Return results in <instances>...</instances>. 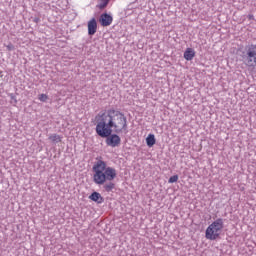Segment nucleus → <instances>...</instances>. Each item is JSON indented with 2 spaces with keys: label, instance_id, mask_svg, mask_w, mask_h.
<instances>
[{
  "label": "nucleus",
  "instance_id": "obj_9",
  "mask_svg": "<svg viewBox=\"0 0 256 256\" xmlns=\"http://www.w3.org/2000/svg\"><path fill=\"white\" fill-rule=\"evenodd\" d=\"M155 143H156L155 134H149L146 138V145H148L149 147H153Z\"/></svg>",
  "mask_w": 256,
  "mask_h": 256
},
{
  "label": "nucleus",
  "instance_id": "obj_16",
  "mask_svg": "<svg viewBox=\"0 0 256 256\" xmlns=\"http://www.w3.org/2000/svg\"><path fill=\"white\" fill-rule=\"evenodd\" d=\"M253 18H254L253 15L248 16V19H253Z\"/></svg>",
  "mask_w": 256,
  "mask_h": 256
},
{
  "label": "nucleus",
  "instance_id": "obj_17",
  "mask_svg": "<svg viewBox=\"0 0 256 256\" xmlns=\"http://www.w3.org/2000/svg\"><path fill=\"white\" fill-rule=\"evenodd\" d=\"M38 19L35 20V22L37 23Z\"/></svg>",
  "mask_w": 256,
  "mask_h": 256
},
{
  "label": "nucleus",
  "instance_id": "obj_15",
  "mask_svg": "<svg viewBox=\"0 0 256 256\" xmlns=\"http://www.w3.org/2000/svg\"><path fill=\"white\" fill-rule=\"evenodd\" d=\"M6 48L8 49V51H13L15 49V46H13V44H8Z\"/></svg>",
  "mask_w": 256,
  "mask_h": 256
},
{
  "label": "nucleus",
  "instance_id": "obj_11",
  "mask_svg": "<svg viewBox=\"0 0 256 256\" xmlns=\"http://www.w3.org/2000/svg\"><path fill=\"white\" fill-rule=\"evenodd\" d=\"M104 189L107 193H111V191L115 189V184L113 182L106 183Z\"/></svg>",
  "mask_w": 256,
  "mask_h": 256
},
{
  "label": "nucleus",
  "instance_id": "obj_5",
  "mask_svg": "<svg viewBox=\"0 0 256 256\" xmlns=\"http://www.w3.org/2000/svg\"><path fill=\"white\" fill-rule=\"evenodd\" d=\"M99 23L102 27H109L113 23V16L103 13L100 15Z\"/></svg>",
  "mask_w": 256,
  "mask_h": 256
},
{
  "label": "nucleus",
  "instance_id": "obj_10",
  "mask_svg": "<svg viewBox=\"0 0 256 256\" xmlns=\"http://www.w3.org/2000/svg\"><path fill=\"white\" fill-rule=\"evenodd\" d=\"M49 140L52 143H61L62 137L58 134H52V135L49 136Z\"/></svg>",
  "mask_w": 256,
  "mask_h": 256
},
{
  "label": "nucleus",
  "instance_id": "obj_1",
  "mask_svg": "<svg viewBox=\"0 0 256 256\" xmlns=\"http://www.w3.org/2000/svg\"><path fill=\"white\" fill-rule=\"evenodd\" d=\"M95 122L97 135L106 139L108 147L121 145V137L117 134L127 133V117L123 112L115 109L101 111L95 116ZM113 131L117 134H112Z\"/></svg>",
  "mask_w": 256,
  "mask_h": 256
},
{
  "label": "nucleus",
  "instance_id": "obj_4",
  "mask_svg": "<svg viewBox=\"0 0 256 256\" xmlns=\"http://www.w3.org/2000/svg\"><path fill=\"white\" fill-rule=\"evenodd\" d=\"M245 63L248 67L256 68V44L249 45L244 55Z\"/></svg>",
  "mask_w": 256,
  "mask_h": 256
},
{
  "label": "nucleus",
  "instance_id": "obj_7",
  "mask_svg": "<svg viewBox=\"0 0 256 256\" xmlns=\"http://www.w3.org/2000/svg\"><path fill=\"white\" fill-rule=\"evenodd\" d=\"M89 199L91 201H94L95 203L101 204L103 203V201H105V199L103 198V196H101V194L99 192H93L90 196Z\"/></svg>",
  "mask_w": 256,
  "mask_h": 256
},
{
  "label": "nucleus",
  "instance_id": "obj_8",
  "mask_svg": "<svg viewBox=\"0 0 256 256\" xmlns=\"http://www.w3.org/2000/svg\"><path fill=\"white\" fill-rule=\"evenodd\" d=\"M195 58V50L193 48H187L184 52V59L186 61H193Z\"/></svg>",
  "mask_w": 256,
  "mask_h": 256
},
{
  "label": "nucleus",
  "instance_id": "obj_2",
  "mask_svg": "<svg viewBox=\"0 0 256 256\" xmlns=\"http://www.w3.org/2000/svg\"><path fill=\"white\" fill-rule=\"evenodd\" d=\"M93 181L96 185H105L107 181H113L117 177V170L107 166V162L98 160L93 165Z\"/></svg>",
  "mask_w": 256,
  "mask_h": 256
},
{
  "label": "nucleus",
  "instance_id": "obj_12",
  "mask_svg": "<svg viewBox=\"0 0 256 256\" xmlns=\"http://www.w3.org/2000/svg\"><path fill=\"white\" fill-rule=\"evenodd\" d=\"M109 1H111V0H100L98 9H105V7H107L109 5Z\"/></svg>",
  "mask_w": 256,
  "mask_h": 256
},
{
  "label": "nucleus",
  "instance_id": "obj_3",
  "mask_svg": "<svg viewBox=\"0 0 256 256\" xmlns=\"http://www.w3.org/2000/svg\"><path fill=\"white\" fill-rule=\"evenodd\" d=\"M223 227V219L221 218H218L217 220L212 222L206 229V239H208L209 241H216V239H219V237H221Z\"/></svg>",
  "mask_w": 256,
  "mask_h": 256
},
{
  "label": "nucleus",
  "instance_id": "obj_6",
  "mask_svg": "<svg viewBox=\"0 0 256 256\" xmlns=\"http://www.w3.org/2000/svg\"><path fill=\"white\" fill-rule=\"evenodd\" d=\"M97 33V20L92 18L88 21V35H95Z\"/></svg>",
  "mask_w": 256,
  "mask_h": 256
},
{
  "label": "nucleus",
  "instance_id": "obj_18",
  "mask_svg": "<svg viewBox=\"0 0 256 256\" xmlns=\"http://www.w3.org/2000/svg\"><path fill=\"white\" fill-rule=\"evenodd\" d=\"M38 19L35 20V22L37 23Z\"/></svg>",
  "mask_w": 256,
  "mask_h": 256
},
{
  "label": "nucleus",
  "instance_id": "obj_14",
  "mask_svg": "<svg viewBox=\"0 0 256 256\" xmlns=\"http://www.w3.org/2000/svg\"><path fill=\"white\" fill-rule=\"evenodd\" d=\"M177 181H179V176L174 175L169 178L168 183H177Z\"/></svg>",
  "mask_w": 256,
  "mask_h": 256
},
{
  "label": "nucleus",
  "instance_id": "obj_13",
  "mask_svg": "<svg viewBox=\"0 0 256 256\" xmlns=\"http://www.w3.org/2000/svg\"><path fill=\"white\" fill-rule=\"evenodd\" d=\"M39 101H41L42 103H45V101H47V99H49V96H47V94H40L38 96Z\"/></svg>",
  "mask_w": 256,
  "mask_h": 256
}]
</instances>
